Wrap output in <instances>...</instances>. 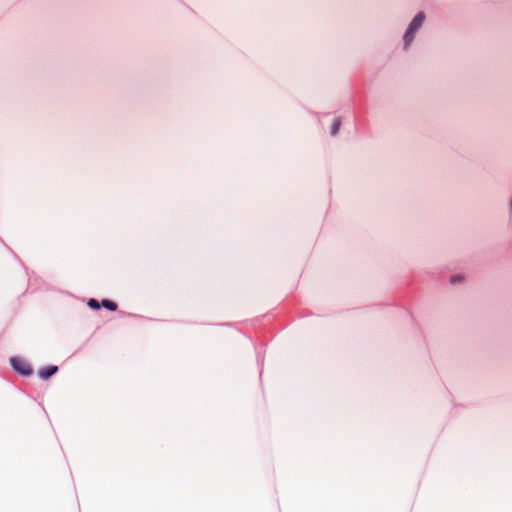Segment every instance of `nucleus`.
Returning <instances> with one entry per match:
<instances>
[{
  "mask_svg": "<svg viewBox=\"0 0 512 512\" xmlns=\"http://www.w3.org/2000/svg\"><path fill=\"white\" fill-rule=\"evenodd\" d=\"M328 115H329L328 113H323V114H321V116H323V117H324V116H328Z\"/></svg>",
  "mask_w": 512,
  "mask_h": 512,
  "instance_id": "nucleus-8",
  "label": "nucleus"
},
{
  "mask_svg": "<svg viewBox=\"0 0 512 512\" xmlns=\"http://www.w3.org/2000/svg\"><path fill=\"white\" fill-rule=\"evenodd\" d=\"M59 368L56 365H48L44 366L38 371V377L45 381L48 380L50 377L55 375L58 372Z\"/></svg>",
  "mask_w": 512,
  "mask_h": 512,
  "instance_id": "nucleus-3",
  "label": "nucleus"
},
{
  "mask_svg": "<svg viewBox=\"0 0 512 512\" xmlns=\"http://www.w3.org/2000/svg\"><path fill=\"white\" fill-rule=\"evenodd\" d=\"M87 305L92 310H99L101 308V301H98L95 298H90L87 302Z\"/></svg>",
  "mask_w": 512,
  "mask_h": 512,
  "instance_id": "nucleus-7",
  "label": "nucleus"
},
{
  "mask_svg": "<svg viewBox=\"0 0 512 512\" xmlns=\"http://www.w3.org/2000/svg\"><path fill=\"white\" fill-rule=\"evenodd\" d=\"M101 307L109 310V311H116L118 308V305L116 302L110 300V299H102L101 300Z\"/></svg>",
  "mask_w": 512,
  "mask_h": 512,
  "instance_id": "nucleus-5",
  "label": "nucleus"
},
{
  "mask_svg": "<svg viewBox=\"0 0 512 512\" xmlns=\"http://www.w3.org/2000/svg\"><path fill=\"white\" fill-rule=\"evenodd\" d=\"M341 125H342L341 117L334 118V120L330 126V135L332 137H336L338 135Z\"/></svg>",
  "mask_w": 512,
  "mask_h": 512,
  "instance_id": "nucleus-4",
  "label": "nucleus"
},
{
  "mask_svg": "<svg viewBox=\"0 0 512 512\" xmlns=\"http://www.w3.org/2000/svg\"><path fill=\"white\" fill-rule=\"evenodd\" d=\"M426 19V14L423 11H419L413 19L408 24L407 29L405 30L402 40H403V49L408 50L411 44L413 43L416 34L422 28Z\"/></svg>",
  "mask_w": 512,
  "mask_h": 512,
  "instance_id": "nucleus-1",
  "label": "nucleus"
},
{
  "mask_svg": "<svg viewBox=\"0 0 512 512\" xmlns=\"http://www.w3.org/2000/svg\"><path fill=\"white\" fill-rule=\"evenodd\" d=\"M11 368L22 377H30L33 369L29 362L19 356H13L9 359Z\"/></svg>",
  "mask_w": 512,
  "mask_h": 512,
  "instance_id": "nucleus-2",
  "label": "nucleus"
},
{
  "mask_svg": "<svg viewBox=\"0 0 512 512\" xmlns=\"http://www.w3.org/2000/svg\"><path fill=\"white\" fill-rule=\"evenodd\" d=\"M449 281L452 285L460 284L464 281V275L460 273L451 275Z\"/></svg>",
  "mask_w": 512,
  "mask_h": 512,
  "instance_id": "nucleus-6",
  "label": "nucleus"
}]
</instances>
